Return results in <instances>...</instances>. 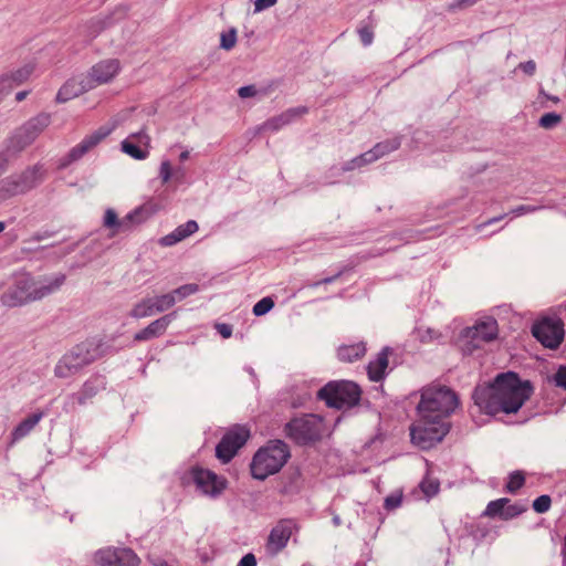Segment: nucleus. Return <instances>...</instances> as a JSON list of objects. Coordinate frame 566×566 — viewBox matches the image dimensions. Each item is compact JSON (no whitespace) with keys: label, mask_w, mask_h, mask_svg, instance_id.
<instances>
[{"label":"nucleus","mask_w":566,"mask_h":566,"mask_svg":"<svg viewBox=\"0 0 566 566\" xmlns=\"http://www.w3.org/2000/svg\"><path fill=\"white\" fill-rule=\"evenodd\" d=\"M50 115L40 114L21 126L10 139V145L15 150H22L31 145L38 136L49 126Z\"/></svg>","instance_id":"ddd939ff"},{"label":"nucleus","mask_w":566,"mask_h":566,"mask_svg":"<svg viewBox=\"0 0 566 566\" xmlns=\"http://www.w3.org/2000/svg\"><path fill=\"white\" fill-rule=\"evenodd\" d=\"M238 32L235 28H231L228 32H222L220 35V48L230 51L237 44Z\"/></svg>","instance_id":"473e14b6"},{"label":"nucleus","mask_w":566,"mask_h":566,"mask_svg":"<svg viewBox=\"0 0 566 566\" xmlns=\"http://www.w3.org/2000/svg\"><path fill=\"white\" fill-rule=\"evenodd\" d=\"M277 0H255L254 13H259L275 6Z\"/></svg>","instance_id":"09e8293b"},{"label":"nucleus","mask_w":566,"mask_h":566,"mask_svg":"<svg viewBox=\"0 0 566 566\" xmlns=\"http://www.w3.org/2000/svg\"><path fill=\"white\" fill-rule=\"evenodd\" d=\"M43 180V169L41 166L29 167L21 174L12 175L0 180V201H4L13 196L24 193Z\"/></svg>","instance_id":"1a4fd4ad"},{"label":"nucleus","mask_w":566,"mask_h":566,"mask_svg":"<svg viewBox=\"0 0 566 566\" xmlns=\"http://www.w3.org/2000/svg\"><path fill=\"white\" fill-rule=\"evenodd\" d=\"M402 503V491L396 490L392 493H390L384 502V507L387 511H392L397 507H399Z\"/></svg>","instance_id":"ea45409f"},{"label":"nucleus","mask_w":566,"mask_h":566,"mask_svg":"<svg viewBox=\"0 0 566 566\" xmlns=\"http://www.w3.org/2000/svg\"><path fill=\"white\" fill-rule=\"evenodd\" d=\"M216 328L223 338H229L232 335V327L228 324H217Z\"/></svg>","instance_id":"5fc2aeb1"},{"label":"nucleus","mask_w":566,"mask_h":566,"mask_svg":"<svg viewBox=\"0 0 566 566\" xmlns=\"http://www.w3.org/2000/svg\"><path fill=\"white\" fill-rule=\"evenodd\" d=\"M189 158V151L188 150H185L182 151L180 155H179V159L180 161H185Z\"/></svg>","instance_id":"052dcab7"},{"label":"nucleus","mask_w":566,"mask_h":566,"mask_svg":"<svg viewBox=\"0 0 566 566\" xmlns=\"http://www.w3.org/2000/svg\"><path fill=\"white\" fill-rule=\"evenodd\" d=\"M86 80L85 77L81 82H76L75 80L67 81L57 92L56 101L59 103H65L73 97L78 96L80 94L90 91L91 88H86Z\"/></svg>","instance_id":"393cba45"},{"label":"nucleus","mask_w":566,"mask_h":566,"mask_svg":"<svg viewBox=\"0 0 566 566\" xmlns=\"http://www.w3.org/2000/svg\"><path fill=\"white\" fill-rule=\"evenodd\" d=\"M509 502H510V500L509 499H504V497L495 500V501H491L488 504L484 514L486 516H489V517L499 516V517L502 518L504 505H506Z\"/></svg>","instance_id":"7c9ffc66"},{"label":"nucleus","mask_w":566,"mask_h":566,"mask_svg":"<svg viewBox=\"0 0 566 566\" xmlns=\"http://www.w3.org/2000/svg\"><path fill=\"white\" fill-rule=\"evenodd\" d=\"M154 297H147L135 304L129 315L134 318H144L156 314Z\"/></svg>","instance_id":"cd10ccee"},{"label":"nucleus","mask_w":566,"mask_h":566,"mask_svg":"<svg viewBox=\"0 0 566 566\" xmlns=\"http://www.w3.org/2000/svg\"><path fill=\"white\" fill-rule=\"evenodd\" d=\"M101 387V381L98 378L87 380L81 390L75 395V399L80 405H85L90 399H92Z\"/></svg>","instance_id":"bb28decb"},{"label":"nucleus","mask_w":566,"mask_h":566,"mask_svg":"<svg viewBox=\"0 0 566 566\" xmlns=\"http://www.w3.org/2000/svg\"><path fill=\"white\" fill-rule=\"evenodd\" d=\"M198 290H199V287L197 284L190 283V284H185V285L174 290L172 292H170V294H174V298H176V302H177V301H181V300L186 298L189 295L197 293Z\"/></svg>","instance_id":"c9c22d12"},{"label":"nucleus","mask_w":566,"mask_h":566,"mask_svg":"<svg viewBox=\"0 0 566 566\" xmlns=\"http://www.w3.org/2000/svg\"><path fill=\"white\" fill-rule=\"evenodd\" d=\"M176 313H170L153 321L147 327L140 329L134 335L135 342H146L165 334L167 327L172 322Z\"/></svg>","instance_id":"412c9836"},{"label":"nucleus","mask_w":566,"mask_h":566,"mask_svg":"<svg viewBox=\"0 0 566 566\" xmlns=\"http://www.w3.org/2000/svg\"><path fill=\"white\" fill-rule=\"evenodd\" d=\"M497 333V322L494 318H486L478 322L472 327L465 329L464 337L468 338L471 344V347H468V350H473L481 347L484 343L494 340Z\"/></svg>","instance_id":"a211bd4d"},{"label":"nucleus","mask_w":566,"mask_h":566,"mask_svg":"<svg viewBox=\"0 0 566 566\" xmlns=\"http://www.w3.org/2000/svg\"><path fill=\"white\" fill-rule=\"evenodd\" d=\"M4 229H6V223L3 221H0V233L2 231H4Z\"/></svg>","instance_id":"e2e57ef3"},{"label":"nucleus","mask_w":566,"mask_h":566,"mask_svg":"<svg viewBox=\"0 0 566 566\" xmlns=\"http://www.w3.org/2000/svg\"><path fill=\"white\" fill-rule=\"evenodd\" d=\"M366 354L364 343L353 345H343L337 350V357L344 363H353L360 359Z\"/></svg>","instance_id":"a878e982"},{"label":"nucleus","mask_w":566,"mask_h":566,"mask_svg":"<svg viewBox=\"0 0 566 566\" xmlns=\"http://www.w3.org/2000/svg\"><path fill=\"white\" fill-rule=\"evenodd\" d=\"M191 478L202 493L212 497L220 495L227 488L226 478L207 469L193 468Z\"/></svg>","instance_id":"f3484780"},{"label":"nucleus","mask_w":566,"mask_h":566,"mask_svg":"<svg viewBox=\"0 0 566 566\" xmlns=\"http://www.w3.org/2000/svg\"><path fill=\"white\" fill-rule=\"evenodd\" d=\"M250 438V429L245 426H234L220 440L216 448V455L223 463L229 462Z\"/></svg>","instance_id":"f8f14e48"},{"label":"nucleus","mask_w":566,"mask_h":566,"mask_svg":"<svg viewBox=\"0 0 566 566\" xmlns=\"http://www.w3.org/2000/svg\"><path fill=\"white\" fill-rule=\"evenodd\" d=\"M32 72H33L32 65H24L23 67L17 70L14 73L10 74L9 77H11V80L13 81L15 86H18V85L22 84L23 82H25L30 77Z\"/></svg>","instance_id":"e433bc0d"},{"label":"nucleus","mask_w":566,"mask_h":566,"mask_svg":"<svg viewBox=\"0 0 566 566\" xmlns=\"http://www.w3.org/2000/svg\"><path fill=\"white\" fill-rule=\"evenodd\" d=\"M459 401L457 395L444 386L423 389L418 405L419 416L426 419L448 420Z\"/></svg>","instance_id":"7ed1b4c3"},{"label":"nucleus","mask_w":566,"mask_h":566,"mask_svg":"<svg viewBox=\"0 0 566 566\" xmlns=\"http://www.w3.org/2000/svg\"><path fill=\"white\" fill-rule=\"evenodd\" d=\"M530 381H522L517 374H500L490 385L479 386L473 392L474 403L486 415L516 413L531 398Z\"/></svg>","instance_id":"f257e3e1"},{"label":"nucleus","mask_w":566,"mask_h":566,"mask_svg":"<svg viewBox=\"0 0 566 566\" xmlns=\"http://www.w3.org/2000/svg\"><path fill=\"white\" fill-rule=\"evenodd\" d=\"M503 218H504V214L499 216V217H495V218H491V219H489L488 221H485V222H483V223L479 224V226H478V229L480 230V229H481V228H483V227H486V226L493 224V223H495V222H497V221H501Z\"/></svg>","instance_id":"4d7b16f0"},{"label":"nucleus","mask_w":566,"mask_h":566,"mask_svg":"<svg viewBox=\"0 0 566 566\" xmlns=\"http://www.w3.org/2000/svg\"><path fill=\"white\" fill-rule=\"evenodd\" d=\"M129 140H136L139 144L148 145L150 142V137L147 135L145 129H140L137 133H133L128 136Z\"/></svg>","instance_id":"8fccbe9b"},{"label":"nucleus","mask_w":566,"mask_h":566,"mask_svg":"<svg viewBox=\"0 0 566 566\" xmlns=\"http://www.w3.org/2000/svg\"><path fill=\"white\" fill-rule=\"evenodd\" d=\"M258 94V90L254 85H247V86H242L238 90V95L241 97V98H249V97H253Z\"/></svg>","instance_id":"3c124183"},{"label":"nucleus","mask_w":566,"mask_h":566,"mask_svg":"<svg viewBox=\"0 0 566 566\" xmlns=\"http://www.w3.org/2000/svg\"><path fill=\"white\" fill-rule=\"evenodd\" d=\"M94 559L98 566H138L140 563L130 548H103L96 552Z\"/></svg>","instance_id":"dca6fc26"},{"label":"nucleus","mask_w":566,"mask_h":566,"mask_svg":"<svg viewBox=\"0 0 566 566\" xmlns=\"http://www.w3.org/2000/svg\"><path fill=\"white\" fill-rule=\"evenodd\" d=\"M120 62L117 59H106L94 64L85 76L86 88H95L111 82L120 71Z\"/></svg>","instance_id":"2eb2a0df"},{"label":"nucleus","mask_w":566,"mask_h":566,"mask_svg":"<svg viewBox=\"0 0 566 566\" xmlns=\"http://www.w3.org/2000/svg\"><path fill=\"white\" fill-rule=\"evenodd\" d=\"M439 482L436 479L424 478L420 483L421 491L426 494V496L431 497L436 495L439 491Z\"/></svg>","instance_id":"58836bf2"},{"label":"nucleus","mask_w":566,"mask_h":566,"mask_svg":"<svg viewBox=\"0 0 566 566\" xmlns=\"http://www.w3.org/2000/svg\"><path fill=\"white\" fill-rule=\"evenodd\" d=\"M450 430L448 420L426 419L420 416L410 428L411 442L420 449L428 450L440 442Z\"/></svg>","instance_id":"0eeeda50"},{"label":"nucleus","mask_w":566,"mask_h":566,"mask_svg":"<svg viewBox=\"0 0 566 566\" xmlns=\"http://www.w3.org/2000/svg\"><path fill=\"white\" fill-rule=\"evenodd\" d=\"M358 34H359V39L361 41V43L365 45V46H368L373 43L374 41V30L370 25H361L359 29H358Z\"/></svg>","instance_id":"c03bdc74"},{"label":"nucleus","mask_w":566,"mask_h":566,"mask_svg":"<svg viewBox=\"0 0 566 566\" xmlns=\"http://www.w3.org/2000/svg\"><path fill=\"white\" fill-rule=\"evenodd\" d=\"M159 176L161 178L163 184H167L171 179L172 168H171V164L168 160H164L161 163Z\"/></svg>","instance_id":"49530a36"},{"label":"nucleus","mask_w":566,"mask_h":566,"mask_svg":"<svg viewBox=\"0 0 566 566\" xmlns=\"http://www.w3.org/2000/svg\"><path fill=\"white\" fill-rule=\"evenodd\" d=\"M378 159L377 155L374 151V148L361 154L360 156L356 157L352 160V164L356 167H363L367 164L374 163Z\"/></svg>","instance_id":"37998d69"},{"label":"nucleus","mask_w":566,"mask_h":566,"mask_svg":"<svg viewBox=\"0 0 566 566\" xmlns=\"http://www.w3.org/2000/svg\"><path fill=\"white\" fill-rule=\"evenodd\" d=\"M549 99H552L554 103L559 102V98H558V97H549Z\"/></svg>","instance_id":"0e129e2a"},{"label":"nucleus","mask_w":566,"mask_h":566,"mask_svg":"<svg viewBox=\"0 0 566 566\" xmlns=\"http://www.w3.org/2000/svg\"><path fill=\"white\" fill-rule=\"evenodd\" d=\"M295 527V523L293 520H281L271 531L266 549L271 555H276L283 548L286 547L293 530Z\"/></svg>","instance_id":"6ab92c4d"},{"label":"nucleus","mask_w":566,"mask_h":566,"mask_svg":"<svg viewBox=\"0 0 566 566\" xmlns=\"http://www.w3.org/2000/svg\"><path fill=\"white\" fill-rule=\"evenodd\" d=\"M324 430L323 419L316 415H304L285 424L284 432L289 439L300 446L313 443L321 439Z\"/></svg>","instance_id":"423d86ee"},{"label":"nucleus","mask_w":566,"mask_h":566,"mask_svg":"<svg viewBox=\"0 0 566 566\" xmlns=\"http://www.w3.org/2000/svg\"><path fill=\"white\" fill-rule=\"evenodd\" d=\"M478 0H461V2H464V3H468V4H473L475 3Z\"/></svg>","instance_id":"680f3d73"},{"label":"nucleus","mask_w":566,"mask_h":566,"mask_svg":"<svg viewBox=\"0 0 566 566\" xmlns=\"http://www.w3.org/2000/svg\"><path fill=\"white\" fill-rule=\"evenodd\" d=\"M120 149L123 153L137 160H143L148 157V151L140 149L137 145L129 140V138H126L120 143Z\"/></svg>","instance_id":"c85d7f7f"},{"label":"nucleus","mask_w":566,"mask_h":566,"mask_svg":"<svg viewBox=\"0 0 566 566\" xmlns=\"http://www.w3.org/2000/svg\"><path fill=\"white\" fill-rule=\"evenodd\" d=\"M148 214L144 208H137L119 219L116 211L108 208L104 213L103 226L111 230V237L120 232L129 231L134 224L142 223L147 219Z\"/></svg>","instance_id":"4468645a"},{"label":"nucleus","mask_w":566,"mask_h":566,"mask_svg":"<svg viewBox=\"0 0 566 566\" xmlns=\"http://www.w3.org/2000/svg\"><path fill=\"white\" fill-rule=\"evenodd\" d=\"M119 125L120 119L118 116H115L104 125L99 126L96 130L85 136L81 143L75 145L69 151L63 165L65 166L81 159L84 155L94 149L99 143L108 137Z\"/></svg>","instance_id":"9d476101"},{"label":"nucleus","mask_w":566,"mask_h":566,"mask_svg":"<svg viewBox=\"0 0 566 566\" xmlns=\"http://www.w3.org/2000/svg\"><path fill=\"white\" fill-rule=\"evenodd\" d=\"M308 109L305 106H297L289 108L282 114L274 116L260 126V130L277 132L296 118L307 114Z\"/></svg>","instance_id":"aec40b11"},{"label":"nucleus","mask_w":566,"mask_h":566,"mask_svg":"<svg viewBox=\"0 0 566 566\" xmlns=\"http://www.w3.org/2000/svg\"><path fill=\"white\" fill-rule=\"evenodd\" d=\"M13 87H15V84L13 83L11 77H9V75L1 76L0 77V98L2 96L8 95L13 90Z\"/></svg>","instance_id":"a18cd8bd"},{"label":"nucleus","mask_w":566,"mask_h":566,"mask_svg":"<svg viewBox=\"0 0 566 566\" xmlns=\"http://www.w3.org/2000/svg\"><path fill=\"white\" fill-rule=\"evenodd\" d=\"M554 381L557 387L566 389V365L557 369L554 375Z\"/></svg>","instance_id":"de8ad7c7"},{"label":"nucleus","mask_w":566,"mask_h":566,"mask_svg":"<svg viewBox=\"0 0 566 566\" xmlns=\"http://www.w3.org/2000/svg\"><path fill=\"white\" fill-rule=\"evenodd\" d=\"M274 306V302L271 297L266 296L256 302L253 306V314L255 316H262L271 311Z\"/></svg>","instance_id":"4c0bfd02"},{"label":"nucleus","mask_w":566,"mask_h":566,"mask_svg":"<svg viewBox=\"0 0 566 566\" xmlns=\"http://www.w3.org/2000/svg\"><path fill=\"white\" fill-rule=\"evenodd\" d=\"M28 94H29L28 91L18 92L17 95H15V101L17 102L23 101L27 97Z\"/></svg>","instance_id":"bf43d9fd"},{"label":"nucleus","mask_w":566,"mask_h":566,"mask_svg":"<svg viewBox=\"0 0 566 566\" xmlns=\"http://www.w3.org/2000/svg\"><path fill=\"white\" fill-rule=\"evenodd\" d=\"M238 566H256V558L252 553H248L240 559Z\"/></svg>","instance_id":"864d4df0"},{"label":"nucleus","mask_w":566,"mask_h":566,"mask_svg":"<svg viewBox=\"0 0 566 566\" xmlns=\"http://www.w3.org/2000/svg\"><path fill=\"white\" fill-rule=\"evenodd\" d=\"M524 482H525L524 473L521 471H515V472L511 473V475L509 478V482L506 484V490L510 493H516L524 485Z\"/></svg>","instance_id":"72a5a7b5"},{"label":"nucleus","mask_w":566,"mask_h":566,"mask_svg":"<svg viewBox=\"0 0 566 566\" xmlns=\"http://www.w3.org/2000/svg\"><path fill=\"white\" fill-rule=\"evenodd\" d=\"M400 146V142L398 138H394L391 140H386L378 143L374 146V151L377 155L378 159L382 156L398 149Z\"/></svg>","instance_id":"c756f323"},{"label":"nucleus","mask_w":566,"mask_h":566,"mask_svg":"<svg viewBox=\"0 0 566 566\" xmlns=\"http://www.w3.org/2000/svg\"><path fill=\"white\" fill-rule=\"evenodd\" d=\"M361 390L349 380H334L318 390V398L328 407L342 409L356 406L360 400Z\"/></svg>","instance_id":"39448f33"},{"label":"nucleus","mask_w":566,"mask_h":566,"mask_svg":"<svg viewBox=\"0 0 566 566\" xmlns=\"http://www.w3.org/2000/svg\"><path fill=\"white\" fill-rule=\"evenodd\" d=\"M96 357L97 347L93 343H81L59 360L54 374L59 378H67L94 361Z\"/></svg>","instance_id":"6e6552de"},{"label":"nucleus","mask_w":566,"mask_h":566,"mask_svg":"<svg viewBox=\"0 0 566 566\" xmlns=\"http://www.w3.org/2000/svg\"><path fill=\"white\" fill-rule=\"evenodd\" d=\"M525 74L533 75L536 71V63L533 60L521 63L518 66Z\"/></svg>","instance_id":"603ef678"},{"label":"nucleus","mask_w":566,"mask_h":566,"mask_svg":"<svg viewBox=\"0 0 566 566\" xmlns=\"http://www.w3.org/2000/svg\"><path fill=\"white\" fill-rule=\"evenodd\" d=\"M43 411H36L30 416H28L25 419H23L12 431V443H15L20 441L21 439L25 438L33 429L38 426V423L42 420L44 417Z\"/></svg>","instance_id":"5701e85b"},{"label":"nucleus","mask_w":566,"mask_h":566,"mask_svg":"<svg viewBox=\"0 0 566 566\" xmlns=\"http://www.w3.org/2000/svg\"><path fill=\"white\" fill-rule=\"evenodd\" d=\"M338 276H339V274H336V275H334V276H329V277L323 279L322 281L316 282L313 286H318V285H321V284H328V283H332V282H334Z\"/></svg>","instance_id":"13d9d810"},{"label":"nucleus","mask_w":566,"mask_h":566,"mask_svg":"<svg viewBox=\"0 0 566 566\" xmlns=\"http://www.w3.org/2000/svg\"><path fill=\"white\" fill-rule=\"evenodd\" d=\"M198 223L195 220H189L186 223L177 227L172 232L163 237L159 240L161 247H172L176 243L187 239L198 231Z\"/></svg>","instance_id":"4be33fe9"},{"label":"nucleus","mask_w":566,"mask_h":566,"mask_svg":"<svg viewBox=\"0 0 566 566\" xmlns=\"http://www.w3.org/2000/svg\"><path fill=\"white\" fill-rule=\"evenodd\" d=\"M526 511V507L520 504H511L510 502L504 505L502 520H511L518 516Z\"/></svg>","instance_id":"a19ab883"},{"label":"nucleus","mask_w":566,"mask_h":566,"mask_svg":"<svg viewBox=\"0 0 566 566\" xmlns=\"http://www.w3.org/2000/svg\"><path fill=\"white\" fill-rule=\"evenodd\" d=\"M562 123V116L557 113H546L538 122V125L544 129H552Z\"/></svg>","instance_id":"f704fd0d"},{"label":"nucleus","mask_w":566,"mask_h":566,"mask_svg":"<svg viewBox=\"0 0 566 566\" xmlns=\"http://www.w3.org/2000/svg\"><path fill=\"white\" fill-rule=\"evenodd\" d=\"M64 281L63 274L43 280H35L30 274H20L13 285L1 295V302L6 306L14 307L38 301L57 291Z\"/></svg>","instance_id":"f03ea898"},{"label":"nucleus","mask_w":566,"mask_h":566,"mask_svg":"<svg viewBox=\"0 0 566 566\" xmlns=\"http://www.w3.org/2000/svg\"><path fill=\"white\" fill-rule=\"evenodd\" d=\"M551 505H552L551 496L544 494V495H541L537 499H535V501L533 502V510L536 513L543 514V513H546L551 509Z\"/></svg>","instance_id":"79ce46f5"},{"label":"nucleus","mask_w":566,"mask_h":566,"mask_svg":"<svg viewBox=\"0 0 566 566\" xmlns=\"http://www.w3.org/2000/svg\"><path fill=\"white\" fill-rule=\"evenodd\" d=\"M154 304L157 313L165 312L171 308L176 304L174 294L167 293L160 296L154 297Z\"/></svg>","instance_id":"2f4dec72"},{"label":"nucleus","mask_w":566,"mask_h":566,"mask_svg":"<svg viewBox=\"0 0 566 566\" xmlns=\"http://www.w3.org/2000/svg\"><path fill=\"white\" fill-rule=\"evenodd\" d=\"M290 458L287 446L275 440L261 448L251 462V473L256 480H265L268 476L277 473Z\"/></svg>","instance_id":"20e7f679"},{"label":"nucleus","mask_w":566,"mask_h":566,"mask_svg":"<svg viewBox=\"0 0 566 566\" xmlns=\"http://www.w3.org/2000/svg\"><path fill=\"white\" fill-rule=\"evenodd\" d=\"M388 356H389V349L384 348L377 355V358L368 364L367 373H368V378L371 381L378 382L384 378L385 371L389 364Z\"/></svg>","instance_id":"b1692460"},{"label":"nucleus","mask_w":566,"mask_h":566,"mask_svg":"<svg viewBox=\"0 0 566 566\" xmlns=\"http://www.w3.org/2000/svg\"><path fill=\"white\" fill-rule=\"evenodd\" d=\"M533 336L546 348L557 349L564 340V322L559 317H543L534 323Z\"/></svg>","instance_id":"9b49d317"},{"label":"nucleus","mask_w":566,"mask_h":566,"mask_svg":"<svg viewBox=\"0 0 566 566\" xmlns=\"http://www.w3.org/2000/svg\"><path fill=\"white\" fill-rule=\"evenodd\" d=\"M536 209H537L536 207L522 205V206H518L517 208L513 209L512 213H514L516 216H522L525 213L534 212V211H536Z\"/></svg>","instance_id":"6e6d98bb"}]
</instances>
